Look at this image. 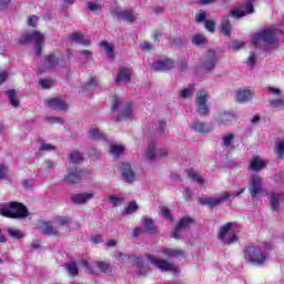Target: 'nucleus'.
<instances>
[{"mask_svg": "<svg viewBox=\"0 0 284 284\" xmlns=\"http://www.w3.org/2000/svg\"><path fill=\"white\" fill-rule=\"evenodd\" d=\"M111 111L119 112L114 116L115 123L124 121L125 119H132V102H124L121 98L113 95L111 101Z\"/></svg>", "mask_w": 284, "mask_h": 284, "instance_id": "f257e3e1", "label": "nucleus"}, {"mask_svg": "<svg viewBox=\"0 0 284 284\" xmlns=\"http://www.w3.org/2000/svg\"><path fill=\"white\" fill-rule=\"evenodd\" d=\"M28 207L21 202H8L0 209V215L6 219H28Z\"/></svg>", "mask_w": 284, "mask_h": 284, "instance_id": "f03ea898", "label": "nucleus"}, {"mask_svg": "<svg viewBox=\"0 0 284 284\" xmlns=\"http://www.w3.org/2000/svg\"><path fill=\"white\" fill-rule=\"evenodd\" d=\"M252 43L255 45V48H263V43H265L268 48H278V39H276V33L271 29L260 31L253 36Z\"/></svg>", "mask_w": 284, "mask_h": 284, "instance_id": "7ed1b4c3", "label": "nucleus"}, {"mask_svg": "<svg viewBox=\"0 0 284 284\" xmlns=\"http://www.w3.org/2000/svg\"><path fill=\"white\" fill-rule=\"evenodd\" d=\"M30 41H33V50L37 57H41L43 43H45V34L40 31H33L32 33L22 34L19 39V43H30Z\"/></svg>", "mask_w": 284, "mask_h": 284, "instance_id": "20e7f679", "label": "nucleus"}, {"mask_svg": "<svg viewBox=\"0 0 284 284\" xmlns=\"http://www.w3.org/2000/svg\"><path fill=\"white\" fill-rule=\"evenodd\" d=\"M244 258L251 265H263L267 257L261 246L250 245L244 250Z\"/></svg>", "mask_w": 284, "mask_h": 284, "instance_id": "39448f33", "label": "nucleus"}, {"mask_svg": "<svg viewBox=\"0 0 284 284\" xmlns=\"http://www.w3.org/2000/svg\"><path fill=\"white\" fill-rule=\"evenodd\" d=\"M243 192H245V187L240 189L239 192L235 193L224 192L219 197H200L199 204L207 205L209 207H216V205L222 204L223 201H227V199H236V196H241Z\"/></svg>", "mask_w": 284, "mask_h": 284, "instance_id": "423d86ee", "label": "nucleus"}, {"mask_svg": "<svg viewBox=\"0 0 284 284\" xmlns=\"http://www.w3.org/2000/svg\"><path fill=\"white\" fill-rule=\"evenodd\" d=\"M146 258L152 265H155L158 270H161V272H173L174 274H179V272H181L179 266H174L172 263H169L165 260H159L154 255L146 254Z\"/></svg>", "mask_w": 284, "mask_h": 284, "instance_id": "0eeeda50", "label": "nucleus"}, {"mask_svg": "<svg viewBox=\"0 0 284 284\" xmlns=\"http://www.w3.org/2000/svg\"><path fill=\"white\" fill-rule=\"evenodd\" d=\"M217 61L219 59L216 58V52L210 49L202 58V61L200 63V70H202V72H212V70L216 68Z\"/></svg>", "mask_w": 284, "mask_h": 284, "instance_id": "6e6552de", "label": "nucleus"}, {"mask_svg": "<svg viewBox=\"0 0 284 284\" xmlns=\"http://www.w3.org/2000/svg\"><path fill=\"white\" fill-rule=\"evenodd\" d=\"M256 0H245V3L240 4V9L230 11L229 17L241 19L246 14H254V2Z\"/></svg>", "mask_w": 284, "mask_h": 284, "instance_id": "1a4fd4ad", "label": "nucleus"}, {"mask_svg": "<svg viewBox=\"0 0 284 284\" xmlns=\"http://www.w3.org/2000/svg\"><path fill=\"white\" fill-rule=\"evenodd\" d=\"M83 179V170L79 166H69L67 169V175H64V182L68 185H77V183H81Z\"/></svg>", "mask_w": 284, "mask_h": 284, "instance_id": "9d476101", "label": "nucleus"}, {"mask_svg": "<svg viewBox=\"0 0 284 284\" xmlns=\"http://www.w3.org/2000/svg\"><path fill=\"white\" fill-rule=\"evenodd\" d=\"M232 227H234V223L232 222H229L220 227L219 239L220 241H222V243H225L226 245H232L233 243H236L239 241V237L234 233H232L227 237V234H230V230H232Z\"/></svg>", "mask_w": 284, "mask_h": 284, "instance_id": "9b49d317", "label": "nucleus"}, {"mask_svg": "<svg viewBox=\"0 0 284 284\" xmlns=\"http://www.w3.org/2000/svg\"><path fill=\"white\" fill-rule=\"evenodd\" d=\"M195 105L200 116H207V114H210V106L207 105V92L205 90L202 89L199 91Z\"/></svg>", "mask_w": 284, "mask_h": 284, "instance_id": "f8f14e48", "label": "nucleus"}, {"mask_svg": "<svg viewBox=\"0 0 284 284\" xmlns=\"http://www.w3.org/2000/svg\"><path fill=\"white\" fill-rule=\"evenodd\" d=\"M144 156L146 160L150 161V163H152L154 161V159H156V156H160V159H165V156H168V149H156V144H154V142H151L146 150H144Z\"/></svg>", "mask_w": 284, "mask_h": 284, "instance_id": "ddd939ff", "label": "nucleus"}, {"mask_svg": "<svg viewBox=\"0 0 284 284\" xmlns=\"http://www.w3.org/2000/svg\"><path fill=\"white\" fill-rule=\"evenodd\" d=\"M61 61H63V54L59 51H53L44 57L43 65L45 70H55Z\"/></svg>", "mask_w": 284, "mask_h": 284, "instance_id": "4468645a", "label": "nucleus"}, {"mask_svg": "<svg viewBox=\"0 0 284 284\" xmlns=\"http://www.w3.org/2000/svg\"><path fill=\"white\" fill-rule=\"evenodd\" d=\"M110 12L121 21H126V23H134V21H136V16L133 11H123L119 7H113L110 9Z\"/></svg>", "mask_w": 284, "mask_h": 284, "instance_id": "2eb2a0df", "label": "nucleus"}, {"mask_svg": "<svg viewBox=\"0 0 284 284\" xmlns=\"http://www.w3.org/2000/svg\"><path fill=\"white\" fill-rule=\"evenodd\" d=\"M250 187L248 191L251 193L252 199H256L258 194L263 192V179L261 176L253 174L250 179Z\"/></svg>", "mask_w": 284, "mask_h": 284, "instance_id": "dca6fc26", "label": "nucleus"}, {"mask_svg": "<svg viewBox=\"0 0 284 284\" xmlns=\"http://www.w3.org/2000/svg\"><path fill=\"white\" fill-rule=\"evenodd\" d=\"M121 174H122V179H123V181H125V183L131 184V183H134V181H136V173L132 169V165L128 162H122Z\"/></svg>", "mask_w": 284, "mask_h": 284, "instance_id": "f3484780", "label": "nucleus"}, {"mask_svg": "<svg viewBox=\"0 0 284 284\" xmlns=\"http://www.w3.org/2000/svg\"><path fill=\"white\" fill-rule=\"evenodd\" d=\"M47 105L51 108V110H55V112H67L68 102L62 98H52L47 100Z\"/></svg>", "mask_w": 284, "mask_h": 284, "instance_id": "a211bd4d", "label": "nucleus"}, {"mask_svg": "<svg viewBox=\"0 0 284 284\" xmlns=\"http://www.w3.org/2000/svg\"><path fill=\"white\" fill-rule=\"evenodd\" d=\"M173 68H174V60L172 59L158 60L152 64V70H155V72H168Z\"/></svg>", "mask_w": 284, "mask_h": 284, "instance_id": "6ab92c4d", "label": "nucleus"}, {"mask_svg": "<svg viewBox=\"0 0 284 284\" xmlns=\"http://www.w3.org/2000/svg\"><path fill=\"white\" fill-rule=\"evenodd\" d=\"M191 128L192 130H194L195 132H199L200 134H210V132L214 130V126L212 125V123H205L199 120H194L192 122Z\"/></svg>", "mask_w": 284, "mask_h": 284, "instance_id": "aec40b11", "label": "nucleus"}, {"mask_svg": "<svg viewBox=\"0 0 284 284\" xmlns=\"http://www.w3.org/2000/svg\"><path fill=\"white\" fill-rule=\"evenodd\" d=\"M192 223H194V220H192V217H190V216L183 217L179 222L175 230L173 231L172 239H181V232H183V230L187 229L189 225H192Z\"/></svg>", "mask_w": 284, "mask_h": 284, "instance_id": "412c9836", "label": "nucleus"}, {"mask_svg": "<svg viewBox=\"0 0 284 284\" xmlns=\"http://www.w3.org/2000/svg\"><path fill=\"white\" fill-rule=\"evenodd\" d=\"M38 227L40 232L47 236H57V234H59V229H57L51 221L41 222Z\"/></svg>", "mask_w": 284, "mask_h": 284, "instance_id": "4be33fe9", "label": "nucleus"}, {"mask_svg": "<svg viewBox=\"0 0 284 284\" xmlns=\"http://www.w3.org/2000/svg\"><path fill=\"white\" fill-rule=\"evenodd\" d=\"M283 194L281 193H270V201H271V206L272 210H274L275 212H278V210H281V203H283Z\"/></svg>", "mask_w": 284, "mask_h": 284, "instance_id": "5701e85b", "label": "nucleus"}, {"mask_svg": "<svg viewBox=\"0 0 284 284\" xmlns=\"http://www.w3.org/2000/svg\"><path fill=\"white\" fill-rule=\"evenodd\" d=\"M93 196L94 194L92 193H78L71 195V202H73L75 205H79L81 203H88V201H90Z\"/></svg>", "mask_w": 284, "mask_h": 284, "instance_id": "b1692460", "label": "nucleus"}, {"mask_svg": "<svg viewBox=\"0 0 284 284\" xmlns=\"http://www.w3.org/2000/svg\"><path fill=\"white\" fill-rule=\"evenodd\" d=\"M93 267H97L102 274H112V264L105 261L93 262Z\"/></svg>", "mask_w": 284, "mask_h": 284, "instance_id": "393cba45", "label": "nucleus"}, {"mask_svg": "<svg viewBox=\"0 0 284 284\" xmlns=\"http://www.w3.org/2000/svg\"><path fill=\"white\" fill-rule=\"evenodd\" d=\"M70 40L74 43H80V45L88 47L90 45V39H85L83 32H73L70 34Z\"/></svg>", "mask_w": 284, "mask_h": 284, "instance_id": "a878e982", "label": "nucleus"}, {"mask_svg": "<svg viewBox=\"0 0 284 284\" xmlns=\"http://www.w3.org/2000/svg\"><path fill=\"white\" fill-rule=\"evenodd\" d=\"M132 75V70L128 69V68H122L119 71L118 78L115 79V83L119 84L121 83V81H123L124 83H128V81H130Z\"/></svg>", "mask_w": 284, "mask_h": 284, "instance_id": "bb28decb", "label": "nucleus"}, {"mask_svg": "<svg viewBox=\"0 0 284 284\" xmlns=\"http://www.w3.org/2000/svg\"><path fill=\"white\" fill-rule=\"evenodd\" d=\"M252 97H254V93L251 90H241L236 93V101L239 103H247V101H251Z\"/></svg>", "mask_w": 284, "mask_h": 284, "instance_id": "cd10ccee", "label": "nucleus"}, {"mask_svg": "<svg viewBox=\"0 0 284 284\" xmlns=\"http://www.w3.org/2000/svg\"><path fill=\"white\" fill-rule=\"evenodd\" d=\"M221 30L225 37H232V23L230 17L224 16L221 20Z\"/></svg>", "mask_w": 284, "mask_h": 284, "instance_id": "c85d7f7f", "label": "nucleus"}, {"mask_svg": "<svg viewBox=\"0 0 284 284\" xmlns=\"http://www.w3.org/2000/svg\"><path fill=\"white\" fill-rule=\"evenodd\" d=\"M162 254H164V256H168L169 258H179L181 256H185V251L174 250V248H163Z\"/></svg>", "mask_w": 284, "mask_h": 284, "instance_id": "c756f323", "label": "nucleus"}, {"mask_svg": "<svg viewBox=\"0 0 284 284\" xmlns=\"http://www.w3.org/2000/svg\"><path fill=\"white\" fill-rule=\"evenodd\" d=\"M143 225L148 232V234H159V230L154 226V221L150 217L143 219Z\"/></svg>", "mask_w": 284, "mask_h": 284, "instance_id": "7c9ffc66", "label": "nucleus"}, {"mask_svg": "<svg viewBox=\"0 0 284 284\" xmlns=\"http://www.w3.org/2000/svg\"><path fill=\"white\" fill-rule=\"evenodd\" d=\"M263 168H265V162L258 156L253 158L251 161L250 170L253 172H260V170H263Z\"/></svg>", "mask_w": 284, "mask_h": 284, "instance_id": "2f4dec72", "label": "nucleus"}, {"mask_svg": "<svg viewBox=\"0 0 284 284\" xmlns=\"http://www.w3.org/2000/svg\"><path fill=\"white\" fill-rule=\"evenodd\" d=\"M109 152L112 154V156L119 158L121 154H123V152H125V148L119 144H111Z\"/></svg>", "mask_w": 284, "mask_h": 284, "instance_id": "473e14b6", "label": "nucleus"}, {"mask_svg": "<svg viewBox=\"0 0 284 284\" xmlns=\"http://www.w3.org/2000/svg\"><path fill=\"white\" fill-rule=\"evenodd\" d=\"M7 97L10 101V104L13 106V108H19L20 105V102H19V99L17 98V91H14V89H11L7 92Z\"/></svg>", "mask_w": 284, "mask_h": 284, "instance_id": "72a5a7b5", "label": "nucleus"}, {"mask_svg": "<svg viewBox=\"0 0 284 284\" xmlns=\"http://www.w3.org/2000/svg\"><path fill=\"white\" fill-rule=\"evenodd\" d=\"M101 48H104L105 52H106V57H109V59H114V45L109 43L108 41H102L100 43Z\"/></svg>", "mask_w": 284, "mask_h": 284, "instance_id": "f704fd0d", "label": "nucleus"}, {"mask_svg": "<svg viewBox=\"0 0 284 284\" xmlns=\"http://www.w3.org/2000/svg\"><path fill=\"white\" fill-rule=\"evenodd\" d=\"M70 163L72 165H79V163H83V154H81L79 151H73L70 154Z\"/></svg>", "mask_w": 284, "mask_h": 284, "instance_id": "c9c22d12", "label": "nucleus"}, {"mask_svg": "<svg viewBox=\"0 0 284 284\" xmlns=\"http://www.w3.org/2000/svg\"><path fill=\"white\" fill-rule=\"evenodd\" d=\"M38 143H41L39 146V152H54L57 151V146L52 145V144H45L43 143V139L39 138L38 139Z\"/></svg>", "mask_w": 284, "mask_h": 284, "instance_id": "e433bc0d", "label": "nucleus"}, {"mask_svg": "<svg viewBox=\"0 0 284 284\" xmlns=\"http://www.w3.org/2000/svg\"><path fill=\"white\" fill-rule=\"evenodd\" d=\"M89 134L90 139H93V141H105V134H103L98 129H91Z\"/></svg>", "mask_w": 284, "mask_h": 284, "instance_id": "4c0bfd02", "label": "nucleus"}, {"mask_svg": "<svg viewBox=\"0 0 284 284\" xmlns=\"http://www.w3.org/2000/svg\"><path fill=\"white\" fill-rule=\"evenodd\" d=\"M136 210H139V204H136V202H130L129 205L122 212V215L128 216L129 214L136 212Z\"/></svg>", "mask_w": 284, "mask_h": 284, "instance_id": "58836bf2", "label": "nucleus"}, {"mask_svg": "<svg viewBox=\"0 0 284 284\" xmlns=\"http://www.w3.org/2000/svg\"><path fill=\"white\" fill-rule=\"evenodd\" d=\"M7 232L9 234V236H11V239H23V236H26V234H23V232H21V230H17V229H12L9 227L7 229Z\"/></svg>", "mask_w": 284, "mask_h": 284, "instance_id": "ea45409f", "label": "nucleus"}, {"mask_svg": "<svg viewBox=\"0 0 284 284\" xmlns=\"http://www.w3.org/2000/svg\"><path fill=\"white\" fill-rule=\"evenodd\" d=\"M110 203H112L113 207H119V205H122V203L125 201L123 196L119 195H110L109 196Z\"/></svg>", "mask_w": 284, "mask_h": 284, "instance_id": "a19ab883", "label": "nucleus"}, {"mask_svg": "<svg viewBox=\"0 0 284 284\" xmlns=\"http://www.w3.org/2000/svg\"><path fill=\"white\" fill-rule=\"evenodd\" d=\"M220 121L224 125H227L229 123H231V121H234V114H232V113H221L220 114Z\"/></svg>", "mask_w": 284, "mask_h": 284, "instance_id": "79ce46f5", "label": "nucleus"}, {"mask_svg": "<svg viewBox=\"0 0 284 284\" xmlns=\"http://www.w3.org/2000/svg\"><path fill=\"white\" fill-rule=\"evenodd\" d=\"M192 94H194V85L193 84L189 85V88L183 89L180 92V97H182V99H190V97H192Z\"/></svg>", "mask_w": 284, "mask_h": 284, "instance_id": "37998d69", "label": "nucleus"}, {"mask_svg": "<svg viewBox=\"0 0 284 284\" xmlns=\"http://www.w3.org/2000/svg\"><path fill=\"white\" fill-rule=\"evenodd\" d=\"M70 223H72V219H70L68 216H59L55 220V225H60L61 227H63L65 225H70Z\"/></svg>", "mask_w": 284, "mask_h": 284, "instance_id": "c03bdc74", "label": "nucleus"}, {"mask_svg": "<svg viewBox=\"0 0 284 284\" xmlns=\"http://www.w3.org/2000/svg\"><path fill=\"white\" fill-rule=\"evenodd\" d=\"M187 176H190V179H192L193 181H196L197 183H200V185H203V183H205V181H203V179H201V175H199L196 172L192 171V170H186Z\"/></svg>", "mask_w": 284, "mask_h": 284, "instance_id": "a18cd8bd", "label": "nucleus"}, {"mask_svg": "<svg viewBox=\"0 0 284 284\" xmlns=\"http://www.w3.org/2000/svg\"><path fill=\"white\" fill-rule=\"evenodd\" d=\"M192 43L194 45H203V43H207V38L201 36V34H196L192 38Z\"/></svg>", "mask_w": 284, "mask_h": 284, "instance_id": "49530a36", "label": "nucleus"}, {"mask_svg": "<svg viewBox=\"0 0 284 284\" xmlns=\"http://www.w3.org/2000/svg\"><path fill=\"white\" fill-rule=\"evenodd\" d=\"M67 270L71 276H77L79 274V267L74 262L67 264Z\"/></svg>", "mask_w": 284, "mask_h": 284, "instance_id": "de8ad7c7", "label": "nucleus"}, {"mask_svg": "<svg viewBox=\"0 0 284 284\" xmlns=\"http://www.w3.org/2000/svg\"><path fill=\"white\" fill-rule=\"evenodd\" d=\"M271 108H284V97L282 99L268 100Z\"/></svg>", "mask_w": 284, "mask_h": 284, "instance_id": "09e8293b", "label": "nucleus"}, {"mask_svg": "<svg viewBox=\"0 0 284 284\" xmlns=\"http://www.w3.org/2000/svg\"><path fill=\"white\" fill-rule=\"evenodd\" d=\"M232 141H234V134L230 133L223 136V146L230 148L232 145Z\"/></svg>", "mask_w": 284, "mask_h": 284, "instance_id": "8fccbe9b", "label": "nucleus"}, {"mask_svg": "<svg viewBox=\"0 0 284 284\" xmlns=\"http://www.w3.org/2000/svg\"><path fill=\"white\" fill-rule=\"evenodd\" d=\"M204 26L209 32H214V30H216V22L214 20H206Z\"/></svg>", "mask_w": 284, "mask_h": 284, "instance_id": "3c124183", "label": "nucleus"}, {"mask_svg": "<svg viewBox=\"0 0 284 284\" xmlns=\"http://www.w3.org/2000/svg\"><path fill=\"white\" fill-rule=\"evenodd\" d=\"M161 214H162V216H164V219H166L168 221H172V213H171V211H170L168 207L163 206V207L161 209Z\"/></svg>", "mask_w": 284, "mask_h": 284, "instance_id": "603ef678", "label": "nucleus"}, {"mask_svg": "<svg viewBox=\"0 0 284 284\" xmlns=\"http://www.w3.org/2000/svg\"><path fill=\"white\" fill-rule=\"evenodd\" d=\"M205 19H207V12H205V11L200 12L195 16L196 23H203V21H205Z\"/></svg>", "mask_w": 284, "mask_h": 284, "instance_id": "864d4df0", "label": "nucleus"}, {"mask_svg": "<svg viewBox=\"0 0 284 284\" xmlns=\"http://www.w3.org/2000/svg\"><path fill=\"white\" fill-rule=\"evenodd\" d=\"M87 8L88 10H90L91 12H97V10H101V6L94 2H88L87 3Z\"/></svg>", "mask_w": 284, "mask_h": 284, "instance_id": "5fc2aeb1", "label": "nucleus"}, {"mask_svg": "<svg viewBox=\"0 0 284 284\" xmlns=\"http://www.w3.org/2000/svg\"><path fill=\"white\" fill-rule=\"evenodd\" d=\"M243 45H245V42L234 41L231 44V48H232V50H235V52H236V51L241 50V48H243Z\"/></svg>", "mask_w": 284, "mask_h": 284, "instance_id": "6e6d98bb", "label": "nucleus"}, {"mask_svg": "<svg viewBox=\"0 0 284 284\" xmlns=\"http://www.w3.org/2000/svg\"><path fill=\"white\" fill-rule=\"evenodd\" d=\"M40 85L44 90H50V88H52V81H50V80H40Z\"/></svg>", "mask_w": 284, "mask_h": 284, "instance_id": "4d7b16f0", "label": "nucleus"}, {"mask_svg": "<svg viewBox=\"0 0 284 284\" xmlns=\"http://www.w3.org/2000/svg\"><path fill=\"white\" fill-rule=\"evenodd\" d=\"M267 92H270V94H274V97H281V89L278 88L268 87Z\"/></svg>", "mask_w": 284, "mask_h": 284, "instance_id": "13d9d810", "label": "nucleus"}, {"mask_svg": "<svg viewBox=\"0 0 284 284\" xmlns=\"http://www.w3.org/2000/svg\"><path fill=\"white\" fill-rule=\"evenodd\" d=\"M255 63H256V54L254 52H251L247 59V64L255 65Z\"/></svg>", "mask_w": 284, "mask_h": 284, "instance_id": "bf43d9fd", "label": "nucleus"}, {"mask_svg": "<svg viewBox=\"0 0 284 284\" xmlns=\"http://www.w3.org/2000/svg\"><path fill=\"white\" fill-rule=\"evenodd\" d=\"M38 21H39V18L37 16H33L29 18L28 24L31 26L32 28H37Z\"/></svg>", "mask_w": 284, "mask_h": 284, "instance_id": "052dcab7", "label": "nucleus"}, {"mask_svg": "<svg viewBox=\"0 0 284 284\" xmlns=\"http://www.w3.org/2000/svg\"><path fill=\"white\" fill-rule=\"evenodd\" d=\"M141 49L144 52H150V50H152V44L150 42H142L141 43Z\"/></svg>", "mask_w": 284, "mask_h": 284, "instance_id": "680f3d73", "label": "nucleus"}, {"mask_svg": "<svg viewBox=\"0 0 284 284\" xmlns=\"http://www.w3.org/2000/svg\"><path fill=\"white\" fill-rule=\"evenodd\" d=\"M47 120H48L50 123H60V124H63V119H61V118L51 116V118H47Z\"/></svg>", "mask_w": 284, "mask_h": 284, "instance_id": "e2e57ef3", "label": "nucleus"}, {"mask_svg": "<svg viewBox=\"0 0 284 284\" xmlns=\"http://www.w3.org/2000/svg\"><path fill=\"white\" fill-rule=\"evenodd\" d=\"M10 6V0H0V10H7Z\"/></svg>", "mask_w": 284, "mask_h": 284, "instance_id": "0e129e2a", "label": "nucleus"}, {"mask_svg": "<svg viewBox=\"0 0 284 284\" xmlns=\"http://www.w3.org/2000/svg\"><path fill=\"white\" fill-rule=\"evenodd\" d=\"M180 69L182 70V72H185V70H187V60L183 59L180 61Z\"/></svg>", "mask_w": 284, "mask_h": 284, "instance_id": "69168bd1", "label": "nucleus"}, {"mask_svg": "<svg viewBox=\"0 0 284 284\" xmlns=\"http://www.w3.org/2000/svg\"><path fill=\"white\" fill-rule=\"evenodd\" d=\"M4 81H8V71L0 72V83H4Z\"/></svg>", "mask_w": 284, "mask_h": 284, "instance_id": "338daca9", "label": "nucleus"}, {"mask_svg": "<svg viewBox=\"0 0 284 284\" xmlns=\"http://www.w3.org/2000/svg\"><path fill=\"white\" fill-rule=\"evenodd\" d=\"M184 199L185 201H190V199H192V190L190 189L184 190Z\"/></svg>", "mask_w": 284, "mask_h": 284, "instance_id": "774afa93", "label": "nucleus"}]
</instances>
